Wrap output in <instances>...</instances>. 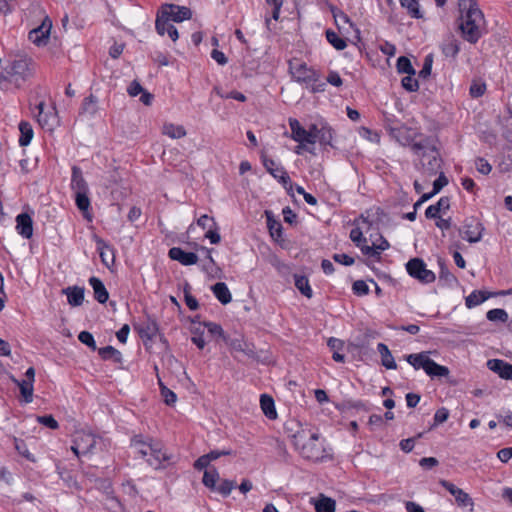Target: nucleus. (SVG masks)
<instances>
[{
    "mask_svg": "<svg viewBox=\"0 0 512 512\" xmlns=\"http://www.w3.org/2000/svg\"><path fill=\"white\" fill-rule=\"evenodd\" d=\"M71 189L74 193L89 192L88 184L83 177L82 170L78 166L72 167Z\"/></svg>",
    "mask_w": 512,
    "mask_h": 512,
    "instance_id": "a878e982",
    "label": "nucleus"
},
{
    "mask_svg": "<svg viewBox=\"0 0 512 512\" xmlns=\"http://www.w3.org/2000/svg\"><path fill=\"white\" fill-rule=\"evenodd\" d=\"M427 375L430 377H446L449 375L450 371L446 366H442L436 363L433 359H430L429 365L425 371Z\"/></svg>",
    "mask_w": 512,
    "mask_h": 512,
    "instance_id": "c03bdc74",
    "label": "nucleus"
},
{
    "mask_svg": "<svg viewBox=\"0 0 512 512\" xmlns=\"http://www.w3.org/2000/svg\"><path fill=\"white\" fill-rule=\"evenodd\" d=\"M294 283L296 288L300 291L302 295H304L307 298H312L313 291L310 287L309 280L304 275H294Z\"/></svg>",
    "mask_w": 512,
    "mask_h": 512,
    "instance_id": "79ce46f5",
    "label": "nucleus"
},
{
    "mask_svg": "<svg viewBox=\"0 0 512 512\" xmlns=\"http://www.w3.org/2000/svg\"><path fill=\"white\" fill-rule=\"evenodd\" d=\"M413 76L407 74L401 81L402 87L409 92H415L419 89L418 80Z\"/></svg>",
    "mask_w": 512,
    "mask_h": 512,
    "instance_id": "052dcab7",
    "label": "nucleus"
},
{
    "mask_svg": "<svg viewBox=\"0 0 512 512\" xmlns=\"http://www.w3.org/2000/svg\"><path fill=\"white\" fill-rule=\"evenodd\" d=\"M484 226L481 221L474 217H467L461 228L458 229L460 235L469 243H477L482 239Z\"/></svg>",
    "mask_w": 512,
    "mask_h": 512,
    "instance_id": "6e6552de",
    "label": "nucleus"
},
{
    "mask_svg": "<svg viewBox=\"0 0 512 512\" xmlns=\"http://www.w3.org/2000/svg\"><path fill=\"white\" fill-rule=\"evenodd\" d=\"M162 132L172 139H180L186 135V130L182 125H175L173 123H165Z\"/></svg>",
    "mask_w": 512,
    "mask_h": 512,
    "instance_id": "37998d69",
    "label": "nucleus"
},
{
    "mask_svg": "<svg viewBox=\"0 0 512 512\" xmlns=\"http://www.w3.org/2000/svg\"><path fill=\"white\" fill-rule=\"evenodd\" d=\"M475 166L476 170L483 175H488L492 170V166L489 164V162L482 157L476 158Z\"/></svg>",
    "mask_w": 512,
    "mask_h": 512,
    "instance_id": "0e129e2a",
    "label": "nucleus"
},
{
    "mask_svg": "<svg viewBox=\"0 0 512 512\" xmlns=\"http://www.w3.org/2000/svg\"><path fill=\"white\" fill-rule=\"evenodd\" d=\"M370 247H373L375 251L380 253L381 251L387 250L390 247V244L382 235H378L376 240H372V245Z\"/></svg>",
    "mask_w": 512,
    "mask_h": 512,
    "instance_id": "774afa93",
    "label": "nucleus"
},
{
    "mask_svg": "<svg viewBox=\"0 0 512 512\" xmlns=\"http://www.w3.org/2000/svg\"><path fill=\"white\" fill-rule=\"evenodd\" d=\"M97 445H104V439L90 432H77L71 446L76 456L94 451Z\"/></svg>",
    "mask_w": 512,
    "mask_h": 512,
    "instance_id": "20e7f679",
    "label": "nucleus"
},
{
    "mask_svg": "<svg viewBox=\"0 0 512 512\" xmlns=\"http://www.w3.org/2000/svg\"><path fill=\"white\" fill-rule=\"evenodd\" d=\"M407 273L414 279L423 284H429L435 281V274L428 270L425 262L421 258H412L406 263Z\"/></svg>",
    "mask_w": 512,
    "mask_h": 512,
    "instance_id": "423d86ee",
    "label": "nucleus"
},
{
    "mask_svg": "<svg viewBox=\"0 0 512 512\" xmlns=\"http://www.w3.org/2000/svg\"><path fill=\"white\" fill-rule=\"evenodd\" d=\"M219 472L215 467L206 469L203 474L202 483L208 489L214 491L216 489V483L219 480Z\"/></svg>",
    "mask_w": 512,
    "mask_h": 512,
    "instance_id": "ea45409f",
    "label": "nucleus"
},
{
    "mask_svg": "<svg viewBox=\"0 0 512 512\" xmlns=\"http://www.w3.org/2000/svg\"><path fill=\"white\" fill-rule=\"evenodd\" d=\"M448 417H449V410L445 407L439 408L434 414L433 426H438V425L444 423L445 421H447Z\"/></svg>",
    "mask_w": 512,
    "mask_h": 512,
    "instance_id": "338daca9",
    "label": "nucleus"
},
{
    "mask_svg": "<svg viewBox=\"0 0 512 512\" xmlns=\"http://www.w3.org/2000/svg\"><path fill=\"white\" fill-rule=\"evenodd\" d=\"M89 284L93 289L94 298L101 304H104L109 299V292L107 291L104 283L95 276L89 278Z\"/></svg>",
    "mask_w": 512,
    "mask_h": 512,
    "instance_id": "bb28decb",
    "label": "nucleus"
},
{
    "mask_svg": "<svg viewBox=\"0 0 512 512\" xmlns=\"http://www.w3.org/2000/svg\"><path fill=\"white\" fill-rule=\"evenodd\" d=\"M160 12H167V19L174 22H182L184 20H189L192 17V11L190 8L176 4H164Z\"/></svg>",
    "mask_w": 512,
    "mask_h": 512,
    "instance_id": "ddd939ff",
    "label": "nucleus"
},
{
    "mask_svg": "<svg viewBox=\"0 0 512 512\" xmlns=\"http://www.w3.org/2000/svg\"><path fill=\"white\" fill-rule=\"evenodd\" d=\"M316 512H335L336 502L334 499L320 494L314 503Z\"/></svg>",
    "mask_w": 512,
    "mask_h": 512,
    "instance_id": "4c0bfd02",
    "label": "nucleus"
},
{
    "mask_svg": "<svg viewBox=\"0 0 512 512\" xmlns=\"http://www.w3.org/2000/svg\"><path fill=\"white\" fill-rule=\"evenodd\" d=\"M211 290L214 294V296L217 298V300L223 304L226 305L231 302L232 295L228 289V286L224 282H217L211 287Z\"/></svg>",
    "mask_w": 512,
    "mask_h": 512,
    "instance_id": "c756f323",
    "label": "nucleus"
},
{
    "mask_svg": "<svg viewBox=\"0 0 512 512\" xmlns=\"http://www.w3.org/2000/svg\"><path fill=\"white\" fill-rule=\"evenodd\" d=\"M52 21L49 17H45L41 25L32 29L28 34V39L36 46H45L48 43Z\"/></svg>",
    "mask_w": 512,
    "mask_h": 512,
    "instance_id": "9d476101",
    "label": "nucleus"
},
{
    "mask_svg": "<svg viewBox=\"0 0 512 512\" xmlns=\"http://www.w3.org/2000/svg\"><path fill=\"white\" fill-rule=\"evenodd\" d=\"M400 4L405 8L408 14L414 19L423 18V13L420 10L419 2L417 0H400Z\"/></svg>",
    "mask_w": 512,
    "mask_h": 512,
    "instance_id": "a18cd8bd",
    "label": "nucleus"
},
{
    "mask_svg": "<svg viewBox=\"0 0 512 512\" xmlns=\"http://www.w3.org/2000/svg\"><path fill=\"white\" fill-rule=\"evenodd\" d=\"M17 233L25 239H30L33 235V220L27 213H20L16 217Z\"/></svg>",
    "mask_w": 512,
    "mask_h": 512,
    "instance_id": "4be33fe9",
    "label": "nucleus"
},
{
    "mask_svg": "<svg viewBox=\"0 0 512 512\" xmlns=\"http://www.w3.org/2000/svg\"><path fill=\"white\" fill-rule=\"evenodd\" d=\"M45 103L40 102L36 108L38 109V115H37V121L42 127H47L48 129H51L52 125L50 123V120L52 117H54V114L51 112L45 113L44 112Z\"/></svg>",
    "mask_w": 512,
    "mask_h": 512,
    "instance_id": "8fccbe9b",
    "label": "nucleus"
},
{
    "mask_svg": "<svg viewBox=\"0 0 512 512\" xmlns=\"http://www.w3.org/2000/svg\"><path fill=\"white\" fill-rule=\"evenodd\" d=\"M458 9L460 12L459 29L464 40L475 44L482 36L480 22L484 15L479 9L478 4L473 0H459Z\"/></svg>",
    "mask_w": 512,
    "mask_h": 512,
    "instance_id": "f257e3e1",
    "label": "nucleus"
},
{
    "mask_svg": "<svg viewBox=\"0 0 512 512\" xmlns=\"http://www.w3.org/2000/svg\"><path fill=\"white\" fill-rule=\"evenodd\" d=\"M486 91L485 83L473 82L470 86L469 93L473 98L481 97Z\"/></svg>",
    "mask_w": 512,
    "mask_h": 512,
    "instance_id": "69168bd1",
    "label": "nucleus"
},
{
    "mask_svg": "<svg viewBox=\"0 0 512 512\" xmlns=\"http://www.w3.org/2000/svg\"><path fill=\"white\" fill-rule=\"evenodd\" d=\"M262 161L266 170L284 187H286L288 184L291 185V179L284 167L277 165L273 159L267 157H263Z\"/></svg>",
    "mask_w": 512,
    "mask_h": 512,
    "instance_id": "f3484780",
    "label": "nucleus"
},
{
    "mask_svg": "<svg viewBox=\"0 0 512 512\" xmlns=\"http://www.w3.org/2000/svg\"><path fill=\"white\" fill-rule=\"evenodd\" d=\"M326 39L336 50H343L346 48V39L342 38L335 31L328 29L325 32Z\"/></svg>",
    "mask_w": 512,
    "mask_h": 512,
    "instance_id": "49530a36",
    "label": "nucleus"
},
{
    "mask_svg": "<svg viewBox=\"0 0 512 512\" xmlns=\"http://www.w3.org/2000/svg\"><path fill=\"white\" fill-rule=\"evenodd\" d=\"M35 420L39 424H42L45 427H48V428H50L52 430H55V429H57L59 427V424L56 421V419L52 415H50V414L42 415V416H36Z\"/></svg>",
    "mask_w": 512,
    "mask_h": 512,
    "instance_id": "bf43d9fd",
    "label": "nucleus"
},
{
    "mask_svg": "<svg viewBox=\"0 0 512 512\" xmlns=\"http://www.w3.org/2000/svg\"><path fill=\"white\" fill-rule=\"evenodd\" d=\"M316 137H317V141L324 148L326 146L335 148V146L333 144V139L335 137V130L327 122L320 123L319 134H317Z\"/></svg>",
    "mask_w": 512,
    "mask_h": 512,
    "instance_id": "b1692460",
    "label": "nucleus"
},
{
    "mask_svg": "<svg viewBox=\"0 0 512 512\" xmlns=\"http://www.w3.org/2000/svg\"><path fill=\"white\" fill-rule=\"evenodd\" d=\"M236 487V482L233 480H223L214 491L221 494L223 497H228L231 491Z\"/></svg>",
    "mask_w": 512,
    "mask_h": 512,
    "instance_id": "5fc2aeb1",
    "label": "nucleus"
},
{
    "mask_svg": "<svg viewBox=\"0 0 512 512\" xmlns=\"http://www.w3.org/2000/svg\"><path fill=\"white\" fill-rule=\"evenodd\" d=\"M149 454L151 457L147 459V462L155 469L161 468L162 463L169 460V456L163 450L162 445L159 442L154 441L152 438L150 439L149 444Z\"/></svg>",
    "mask_w": 512,
    "mask_h": 512,
    "instance_id": "dca6fc26",
    "label": "nucleus"
},
{
    "mask_svg": "<svg viewBox=\"0 0 512 512\" xmlns=\"http://www.w3.org/2000/svg\"><path fill=\"white\" fill-rule=\"evenodd\" d=\"M441 50L446 57L455 58L460 51L459 42L453 36H450L441 44Z\"/></svg>",
    "mask_w": 512,
    "mask_h": 512,
    "instance_id": "c9c22d12",
    "label": "nucleus"
},
{
    "mask_svg": "<svg viewBox=\"0 0 512 512\" xmlns=\"http://www.w3.org/2000/svg\"><path fill=\"white\" fill-rule=\"evenodd\" d=\"M98 354L102 360H112L114 363L121 364L123 362L122 353L113 346H106L98 349Z\"/></svg>",
    "mask_w": 512,
    "mask_h": 512,
    "instance_id": "473e14b6",
    "label": "nucleus"
},
{
    "mask_svg": "<svg viewBox=\"0 0 512 512\" xmlns=\"http://www.w3.org/2000/svg\"><path fill=\"white\" fill-rule=\"evenodd\" d=\"M89 192H81V193H75V203L77 208L85 212L90 207V199L88 197Z\"/></svg>",
    "mask_w": 512,
    "mask_h": 512,
    "instance_id": "6e6d98bb",
    "label": "nucleus"
},
{
    "mask_svg": "<svg viewBox=\"0 0 512 512\" xmlns=\"http://www.w3.org/2000/svg\"><path fill=\"white\" fill-rule=\"evenodd\" d=\"M490 296H491L490 293H486L484 291H479V290H474L472 293H470L466 297L465 304L468 308H473V307H476V306L482 304Z\"/></svg>",
    "mask_w": 512,
    "mask_h": 512,
    "instance_id": "a19ab883",
    "label": "nucleus"
},
{
    "mask_svg": "<svg viewBox=\"0 0 512 512\" xmlns=\"http://www.w3.org/2000/svg\"><path fill=\"white\" fill-rule=\"evenodd\" d=\"M422 159V167L429 175H435L441 169L442 159L436 147L427 142V148L418 155Z\"/></svg>",
    "mask_w": 512,
    "mask_h": 512,
    "instance_id": "0eeeda50",
    "label": "nucleus"
},
{
    "mask_svg": "<svg viewBox=\"0 0 512 512\" xmlns=\"http://www.w3.org/2000/svg\"><path fill=\"white\" fill-rule=\"evenodd\" d=\"M442 486L449 491L455 498L457 504L461 507L472 506V498L464 492L462 489L455 486L453 483L443 480L441 481Z\"/></svg>",
    "mask_w": 512,
    "mask_h": 512,
    "instance_id": "412c9836",
    "label": "nucleus"
},
{
    "mask_svg": "<svg viewBox=\"0 0 512 512\" xmlns=\"http://www.w3.org/2000/svg\"><path fill=\"white\" fill-rule=\"evenodd\" d=\"M396 68L398 73L415 75V69L413 68L410 59L406 56H400L397 59Z\"/></svg>",
    "mask_w": 512,
    "mask_h": 512,
    "instance_id": "3c124183",
    "label": "nucleus"
},
{
    "mask_svg": "<svg viewBox=\"0 0 512 512\" xmlns=\"http://www.w3.org/2000/svg\"><path fill=\"white\" fill-rule=\"evenodd\" d=\"M62 293L67 296L68 303L73 307L82 305L84 301L85 290L79 286H69L62 290Z\"/></svg>",
    "mask_w": 512,
    "mask_h": 512,
    "instance_id": "393cba45",
    "label": "nucleus"
},
{
    "mask_svg": "<svg viewBox=\"0 0 512 512\" xmlns=\"http://www.w3.org/2000/svg\"><path fill=\"white\" fill-rule=\"evenodd\" d=\"M327 346L333 351L332 358L334 361L339 363H343L345 361V355L339 352L344 347V342L342 340L330 337L327 341Z\"/></svg>",
    "mask_w": 512,
    "mask_h": 512,
    "instance_id": "58836bf2",
    "label": "nucleus"
},
{
    "mask_svg": "<svg viewBox=\"0 0 512 512\" xmlns=\"http://www.w3.org/2000/svg\"><path fill=\"white\" fill-rule=\"evenodd\" d=\"M95 243L97 246V251L99 252V256L101 262L107 268H111L115 263V250L114 248L108 244L105 240L98 236H94Z\"/></svg>",
    "mask_w": 512,
    "mask_h": 512,
    "instance_id": "4468645a",
    "label": "nucleus"
},
{
    "mask_svg": "<svg viewBox=\"0 0 512 512\" xmlns=\"http://www.w3.org/2000/svg\"><path fill=\"white\" fill-rule=\"evenodd\" d=\"M356 222L361 223V226L355 227L350 231V239L358 248H360L364 255L372 258H379L380 253L375 251L373 247L367 245V238L363 236V233L368 232L371 228L372 222L368 219V217L364 216V214H361Z\"/></svg>",
    "mask_w": 512,
    "mask_h": 512,
    "instance_id": "7ed1b4c3",
    "label": "nucleus"
},
{
    "mask_svg": "<svg viewBox=\"0 0 512 512\" xmlns=\"http://www.w3.org/2000/svg\"><path fill=\"white\" fill-rule=\"evenodd\" d=\"M224 343L229 346L231 352H242L247 357L255 359L257 357L253 343L246 342L242 337L231 338L227 335Z\"/></svg>",
    "mask_w": 512,
    "mask_h": 512,
    "instance_id": "9b49d317",
    "label": "nucleus"
},
{
    "mask_svg": "<svg viewBox=\"0 0 512 512\" xmlns=\"http://www.w3.org/2000/svg\"><path fill=\"white\" fill-rule=\"evenodd\" d=\"M98 112V99L93 94H90L89 96L85 97L81 107L79 114L80 115H87L89 117H94L96 113Z\"/></svg>",
    "mask_w": 512,
    "mask_h": 512,
    "instance_id": "7c9ffc66",
    "label": "nucleus"
},
{
    "mask_svg": "<svg viewBox=\"0 0 512 512\" xmlns=\"http://www.w3.org/2000/svg\"><path fill=\"white\" fill-rule=\"evenodd\" d=\"M167 15V12L158 13L155 21L156 31L161 36L167 33L172 41H176L179 37L178 30L173 24L170 23V20L167 19Z\"/></svg>",
    "mask_w": 512,
    "mask_h": 512,
    "instance_id": "2eb2a0df",
    "label": "nucleus"
},
{
    "mask_svg": "<svg viewBox=\"0 0 512 512\" xmlns=\"http://www.w3.org/2000/svg\"><path fill=\"white\" fill-rule=\"evenodd\" d=\"M168 256L178 261L184 266L194 265L198 262V255L194 252H186L180 247H172L169 249Z\"/></svg>",
    "mask_w": 512,
    "mask_h": 512,
    "instance_id": "6ab92c4d",
    "label": "nucleus"
},
{
    "mask_svg": "<svg viewBox=\"0 0 512 512\" xmlns=\"http://www.w3.org/2000/svg\"><path fill=\"white\" fill-rule=\"evenodd\" d=\"M31 71L29 62L26 59H17L9 63L2 72L4 80L18 84L19 81H25L30 77Z\"/></svg>",
    "mask_w": 512,
    "mask_h": 512,
    "instance_id": "39448f33",
    "label": "nucleus"
},
{
    "mask_svg": "<svg viewBox=\"0 0 512 512\" xmlns=\"http://www.w3.org/2000/svg\"><path fill=\"white\" fill-rule=\"evenodd\" d=\"M12 381L19 387L24 402L31 403L33 401L34 383L26 380H18L14 377L12 378Z\"/></svg>",
    "mask_w": 512,
    "mask_h": 512,
    "instance_id": "f704fd0d",
    "label": "nucleus"
},
{
    "mask_svg": "<svg viewBox=\"0 0 512 512\" xmlns=\"http://www.w3.org/2000/svg\"><path fill=\"white\" fill-rule=\"evenodd\" d=\"M406 361L415 369H423L426 371L430 362L428 352L413 353L405 356Z\"/></svg>",
    "mask_w": 512,
    "mask_h": 512,
    "instance_id": "cd10ccee",
    "label": "nucleus"
},
{
    "mask_svg": "<svg viewBox=\"0 0 512 512\" xmlns=\"http://www.w3.org/2000/svg\"><path fill=\"white\" fill-rule=\"evenodd\" d=\"M151 437H145L142 434L134 435L131 438V447L137 450L141 457H146L149 454V444Z\"/></svg>",
    "mask_w": 512,
    "mask_h": 512,
    "instance_id": "c85d7f7f",
    "label": "nucleus"
},
{
    "mask_svg": "<svg viewBox=\"0 0 512 512\" xmlns=\"http://www.w3.org/2000/svg\"><path fill=\"white\" fill-rule=\"evenodd\" d=\"M260 406L263 414L270 420L277 418V412L275 408L274 399L268 394H262L260 396Z\"/></svg>",
    "mask_w": 512,
    "mask_h": 512,
    "instance_id": "2f4dec72",
    "label": "nucleus"
},
{
    "mask_svg": "<svg viewBox=\"0 0 512 512\" xmlns=\"http://www.w3.org/2000/svg\"><path fill=\"white\" fill-rule=\"evenodd\" d=\"M411 129L407 127L392 129V134L397 137V140L403 146H409L415 155H420V152L427 148V142L429 138H425L423 141L414 142L413 137L409 134Z\"/></svg>",
    "mask_w": 512,
    "mask_h": 512,
    "instance_id": "1a4fd4ad",
    "label": "nucleus"
},
{
    "mask_svg": "<svg viewBox=\"0 0 512 512\" xmlns=\"http://www.w3.org/2000/svg\"><path fill=\"white\" fill-rule=\"evenodd\" d=\"M190 290L191 286L188 283H186L184 286V301L190 310H197L199 307V303L197 299L191 295Z\"/></svg>",
    "mask_w": 512,
    "mask_h": 512,
    "instance_id": "4d7b16f0",
    "label": "nucleus"
},
{
    "mask_svg": "<svg viewBox=\"0 0 512 512\" xmlns=\"http://www.w3.org/2000/svg\"><path fill=\"white\" fill-rule=\"evenodd\" d=\"M377 350L381 355V364L387 369H396L397 364L392 356L388 346L384 343H378Z\"/></svg>",
    "mask_w": 512,
    "mask_h": 512,
    "instance_id": "72a5a7b5",
    "label": "nucleus"
},
{
    "mask_svg": "<svg viewBox=\"0 0 512 512\" xmlns=\"http://www.w3.org/2000/svg\"><path fill=\"white\" fill-rule=\"evenodd\" d=\"M487 366L501 378L512 380V364L501 359H490L487 362Z\"/></svg>",
    "mask_w": 512,
    "mask_h": 512,
    "instance_id": "5701e85b",
    "label": "nucleus"
},
{
    "mask_svg": "<svg viewBox=\"0 0 512 512\" xmlns=\"http://www.w3.org/2000/svg\"><path fill=\"white\" fill-rule=\"evenodd\" d=\"M203 326L208 329V332L212 336H217L220 339H222V341L224 342V338H226L227 335L225 334L221 325L214 323V322H210V321H204Z\"/></svg>",
    "mask_w": 512,
    "mask_h": 512,
    "instance_id": "603ef678",
    "label": "nucleus"
},
{
    "mask_svg": "<svg viewBox=\"0 0 512 512\" xmlns=\"http://www.w3.org/2000/svg\"><path fill=\"white\" fill-rule=\"evenodd\" d=\"M267 218V227L272 237H281L282 236V224L273 218V214L270 211H265Z\"/></svg>",
    "mask_w": 512,
    "mask_h": 512,
    "instance_id": "de8ad7c7",
    "label": "nucleus"
},
{
    "mask_svg": "<svg viewBox=\"0 0 512 512\" xmlns=\"http://www.w3.org/2000/svg\"><path fill=\"white\" fill-rule=\"evenodd\" d=\"M439 281L444 282L448 286H454L458 283L457 278L450 272L443 262H439Z\"/></svg>",
    "mask_w": 512,
    "mask_h": 512,
    "instance_id": "09e8293b",
    "label": "nucleus"
},
{
    "mask_svg": "<svg viewBox=\"0 0 512 512\" xmlns=\"http://www.w3.org/2000/svg\"><path fill=\"white\" fill-rule=\"evenodd\" d=\"M159 384H160V389H161V395L164 399V402L169 406L175 404V402L177 400L176 394L172 390H170L169 388L164 386L162 384V382H159Z\"/></svg>",
    "mask_w": 512,
    "mask_h": 512,
    "instance_id": "680f3d73",
    "label": "nucleus"
},
{
    "mask_svg": "<svg viewBox=\"0 0 512 512\" xmlns=\"http://www.w3.org/2000/svg\"><path fill=\"white\" fill-rule=\"evenodd\" d=\"M137 330L140 338L145 342L146 340L151 341L159 332V326L156 320L148 318L134 326Z\"/></svg>",
    "mask_w": 512,
    "mask_h": 512,
    "instance_id": "a211bd4d",
    "label": "nucleus"
},
{
    "mask_svg": "<svg viewBox=\"0 0 512 512\" xmlns=\"http://www.w3.org/2000/svg\"><path fill=\"white\" fill-rule=\"evenodd\" d=\"M294 141L299 143V145L296 147V150H295V152L297 154H301L302 153L301 151L305 150L312 155H316L315 147H314V144H315L314 137L305 128H303L301 130V132L299 133V135L297 137H294Z\"/></svg>",
    "mask_w": 512,
    "mask_h": 512,
    "instance_id": "aec40b11",
    "label": "nucleus"
},
{
    "mask_svg": "<svg viewBox=\"0 0 512 512\" xmlns=\"http://www.w3.org/2000/svg\"><path fill=\"white\" fill-rule=\"evenodd\" d=\"M291 73L295 80L299 83L311 84L312 82H318V73L308 68L306 63H300L296 67L290 66Z\"/></svg>",
    "mask_w": 512,
    "mask_h": 512,
    "instance_id": "f8f14e48",
    "label": "nucleus"
},
{
    "mask_svg": "<svg viewBox=\"0 0 512 512\" xmlns=\"http://www.w3.org/2000/svg\"><path fill=\"white\" fill-rule=\"evenodd\" d=\"M320 434L309 428H300L292 435V442L300 455L315 462L322 461L326 456Z\"/></svg>",
    "mask_w": 512,
    "mask_h": 512,
    "instance_id": "f03ea898",
    "label": "nucleus"
},
{
    "mask_svg": "<svg viewBox=\"0 0 512 512\" xmlns=\"http://www.w3.org/2000/svg\"><path fill=\"white\" fill-rule=\"evenodd\" d=\"M352 291L357 296H365L369 293V286L363 280H356L352 285Z\"/></svg>",
    "mask_w": 512,
    "mask_h": 512,
    "instance_id": "e2e57ef3",
    "label": "nucleus"
},
{
    "mask_svg": "<svg viewBox=\"0 0 512 512\" xmlns=\"http://www.w3.org/2000/svg\"><path fill=\"white\" fill-rule=\"evenodd\" d=\"M19 130L21 133L19 138V145L21 147L28 146L34 135L32 125L27 121H21L19 123Z\"/></svg>",
    "mask_w": 512,
    "mask_h": 512,
    "instance_id": "e433bc0d",
    "label": "nucleus"
},
{
    "mask_svg": "<svg viewBox=\"0 0 512 512\" xmlns=\"http://www.w3.org/2000/svg\"><path fill=\"white\" fill-rule=\"evenodd\" d=\"M486 318L489 321H500V322H506L508 320V313L504 309L495 308L491 309L487 312Z\"/></svg>",
    "mask_w": 512,
    "mask_h": 512,
    "instance_id": "864d4df0",
    "label": "nucleus"
},
{
    "mask_svg": "<svg viewBox=\"0 0 512 512\" xmlns=\"http://www.w3.org/2000/svg\"><path fill=\"white\" fill-rule=\"evenodd\" d=\"M78 340L89 347L91 350L95 351L97 349V345L94 339V336L88 331H81L78 335Z\"/></svg>",
    "mask_w": 512,
    "mask_h": 512,
    "instance_id": "13d9d810",
    "label": "nucleus"
}]
</instances>
